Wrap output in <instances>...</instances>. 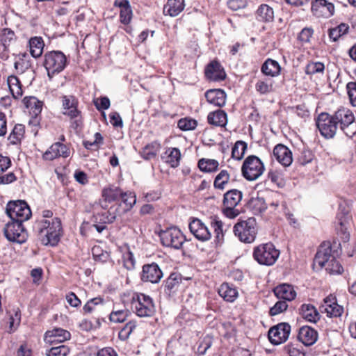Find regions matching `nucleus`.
Segmentation results:
<instances>
[{
	"label": "nucleus",
	"instance_id": "obj_1",
	"mask_svg": "<svg viewBox=\"0 0 356 356\" xmlns=\"http://www.w3.org/2000/svg\"><path fill=\"white\" fill-rule=\"evenodd\" d=\"M34 230L43 245L54 246L60 241L61 220L58 218L39 220L34 225Z\"/></svg>",
	"mask_w": 356,
	"mask_h": 356
},
{
	"label": "nucleus",
	"instance_id": "obj_2",
	"mask_svg": "<svg viewBox=\"0 0 356 356\" xmlns=\"http://www.w3.org/2000/svg\"><path fill=\"white\" fill-rule=\"evenodd\" d=\"M332 248L329 243H323L319 247L314 259V266L325 268L331 275H339L343 272L341 264L331 254Z\"/></svg>",
	"mask_w": 356,
	"mask_h": 356
},
{
	"label": "nucleus",
	"instance_id": "obj_3",
	"mask_svg": "<svg viewBox=\"0 0 356 356\" xmlns=\"http://www.w3.org/2000/svg\"><path fill=\"white\" fill-rule=\"evenodd\" d=\"M235 236L245 243L254 241L257 234V222L254 218L238 222L233 228Z\"/></svg>",
	"mask_w": 356,
	"mask_h": 356
},
{
	"label": "nucleus",
	"instance_id": "obj_4",
	"mask_svg": "<svg viewBox=\"0 0 356 356\" xmlns=\"http://www.w3.org/2000/svg\"><path fill=\"white\" fill-rule=\"evenodd\" d=\"M66 64L67 58L62 51H51L44 54V66L50 79H51L55 74L63 71Z\"/></svg>",
	"mask_w": 356,
	"mask_h": 356
},
{
	"label": "nucleus",
	"instance_id": "obj_5",
	"mask_svg": "<svg viewBox=\"0 0 356 356\" xmlns=\"http://www.w3.org/2000/svg\"><path fill=\"white\" fill-rule=\"evenodd\" d=\"M265 170V166L261 159L254 155L248 156L243 161L241 172L248 181L257 180Z\"/></svg>",
	"mask_w": 356,
	"mask_h": 356
},
{
	"label": "nucleus",
	"instance_id": "obj_6",
	"mask_svg": "<svg viewBox=\"0 0 356 356\" xmlns=\"http://www.w3.org/2000/svg\"><path fill=\"white\" fill-rule=\"evenodd\" d=\"M131 308L140 317L152 316L155 312L152 299L143 293L134 294L131 298Z\"/></svg>",
	"mask_w": 356,
	"mask_h": 356
},
{
	"label": "nucleus",
	"instance_id": "obj_7",
	"mask_svg": "<svg viewBox=\"0 0 356 356\" xmlns=\"http://www.w3.org/2000/svg\"><path fill=\"white\" fill-rule=\"evenodd\" d=\"M280 255V252L270 243H265L256 247L253 256L260 264L271 266L275 264Z\"/></svg>",
	"mask_w": 356,
	"mask_h": 356
},
{
	"label": "nucleus",
	"instance_id": "obj_8",
	"mask_svg": "<svg viewBox=\"0 0 356 356\" xmlns=\"http://www.w3.org/2000/svg\"><path fill=\"white\" fill-rule=\"evenodd\" d=\"M6 213L11 220L25 221L31 216V211L24 200L10 201L6 208Z\"/></svg>",
	"mask_w": 356,
	"mask_h": 356
},
{
	"label": "nucleus",
	"instance_id": "obj_9",
	"mask_svg": "<svg viewBox=\"0 0 356 356\" xmlns=\"http://www.w3.org/2000/svg\"><path fill=\"white\" fill-rule=\"evenodd\" d=\"M23 222L11 220L6 224L3 233L8 241L18 243H23L26 241L27 233L22 225Z\"/></svg>",
	"mask_w": 356,
	"mask_h": 356
},
{
	"label": "nucleus",
	"instance_id": "obj_10",
	"mask_svg": "<svg viewBox=\"0 0 356 356\" xmlns=\"http://www.w3.org/2000/svg\"><path fill=\"white\" fill-rule=\"evenodd\" d=\"M160 238L162 244L166 247L179 249L185 241V236L181 230L177 227H170L161 231Z\"/></svg>",
	"mask_w": 356,
	"mask_h": 356
},
{
	"label": "nucleus",
	"instance_id": "obj_11",
	"mask_svg": "<svg viewBox=\"0 0 356 356\" xmlns=\"http://www.w3.org/2000/svg\"><path fill=\"white\" fill-rule=\"evenodd\" d=\"M334 115L321 113L316 120V126L321 134L325 138H333L337 130V124Z\"/></svg>",
	"mask_w": 356,
	"mask_h": 356
},
{
	"label": "nucleus",
	"instance_id": "obj_12",
	"mask_svg": "<svg viewBox=\"0 0 356 356\" xmlns=\"http://www.w3.org/2000/svg\"><path fill=\"white\" fill-rule=\"evenodd\" d=\"M291 325L287 323H281L271 327L268 331V339L271 343L279 345L285 342L290 334Z\"/></svg>",
	"mask_w": 356,
	"mask_h": 356
},
{
	"label": "nucleus",
	"instance_id": "obj_13",
	"mask_svg": "<svg viewBox=\"0 0 356 356\" xmlns=\"http://www.w3.org/2000/svg\"><path fill=\"white\" fill-rule=\"evenodd\" d=\"M163 276L161 269L156 263L145 264L143 266L140 278L143 282L156 284L160 282Z\"/></svg>",
	"mask_w": 356,
	"mask_h": 356
},
{
	"label": "nucleus",
	"instance_id": "obj_14",
	"mask_svg": "<svg viewBox=\"0 0 356 356\" xmlns=\"http://www.w3.org/2000/svg\"><path fill=\"white\" fill-rule=\"evenodd\" d=\"M63 108V114L70 117L71 119L77 118L80 115V111L77 106L79 102L73 95H63L61 97Z\"/></svg>",
	"mask_w": 356,
	"mask_h": 356
},
{
	"label": "nucleus",
	"instance_id": "obj_15",
	"mask_svg": "<svg viewBox=\"0 0 356 356\" xmlns=\"http://www.w3.org/2000/svg\"><path fill=\"white\" fill-rule=\"evenodd\" d=\"M312 11L317 17L328 18L333 15L334 6L326 0H316L312 3Z\"/></svg>",
	"mask_w": 356,
	"mask_h": 356
},
{
	"label": "nucleus",
	"instance_id": "obj_16",
	"mask_svg": "<svg viewBox=\"0 0 356 356\" xmlns=\"http://www.w3.org/2000/svg\"><path fill=\"white\" fill-rule=\"evenodd\" d=\"M189 229L199 241H206L211 238V233L208 227L197 218L193 219L189 223Z\"/></svg>",
	"mask_w": 356,
	"mask_h": 356
},
{
	"label": "nucleus",
	"instance_id": "obj_17",
	"mask_svg": "<svg viewBox=\"0 0 356 356\" xmlns=\"http://www.w3.org/2000/svg\"><path fill=\"white\" fill-rule=\"evenodd\" d=\"M321 308L329 317H339L343 312V307L337 302V298L330 295L323 300Z\"/></svg>",
	"mask_w": 356,
	"mask_h": 356
},
{
	"label": "nucleus",
	"instance_id": "obj_18",
	"mask_svg": "<svg viewBox=\"0 0 356 356\" xmlns=\"http://www.w3.org/2000/svg\"><path fill=\"white\" fill-rule=\"evenodd\" d=\"M70 154L69 147L60 143L57 142L51 145V146L44 152L43 158L45 160L52 161L58 157L67 158Z\"/></svg>",
	"mask_w": 356,
	"mask_h": 356
},
{
	"label": "nucleus",
	"instance_id": "obj_19",
	"mask_svg": "<svg viewBox=\"0 0 356 356\" xmlns=\"http://www.w3.org/2000/svg\"><path fill=\"white\" fill-rule=\"evenodd\" d=\"M205 76L211 81H220L225 79L226 73L219 62L213 60L207 66Z\"/></svg>",
	"mask_w": 356,
	"mask_h": 356
},
{
	"label": "nucleus",
	"instance_id": "obj_20",
	"mask_svg": "<svg viewBox=\"0 0 356 356\" xmlns=\"http://www.w3.org/2000/svg\"><path fill=\"white\" fill-rule=\"evenodd\" d=\"M273 156L284 167H288L292 163V152L286 146L282 144H278L274 147Z\"/></svg>",
	"mask_w": 356,
	"mask_h": 356
},
{
	"label": "nucleus",
	"instance_id": "obj_21",
	"mask_svg": "<svg viewBox=\"0 0 356 356\" xmlns=\"http://www.w3.org/2000/svg\"><path fill=\"white\" fill-rule=\"evenodd\" d=\"M317 331L310 326H302L299 329L298 334V340L306 346L314 344L318 339Z\"/></svg>",
	"mask_w": 356,
	"mask_h": 356
},
{
	"label": "nucleus",
	"instance_id": "obj_22",
	"mask_svg": "<svg viewBox=\"0 0 356 356\" xmlns=\"http://www.w3.org/2000/svg\"><path fill=\"white\" fill-rule=\"evenodd\" d=\"M226 93L222 89H211L206 92L207 102L216 106L222 107L226 102Z\"/></svg>",
	"mask_w": 356,
	"mask_h": 356
},
{
	"label": "nucleus",
	"instance_id": "obj_23",
	"mask_svg": "<svg viewBox=\"0 0 356 356\" xmlns=\"http://www.w3.org/2000/svg\"><path fill=\"white\" fill-rule=\"evenodd\" d=\"M114 5L120 8L121 23L128 24L132 18V10L128 0H115Z\"/></svg>",
	"mask_w": 356,
	"mask_h": 356
},
{
	"label": "nucleus",
	"instance_id": "obj_24",
	"mask_svg": "<svg viewBox=\"0 0 356 356\" xmlns=\"http://www.w3.org/2000/svg\"><path fill=\"white\" fill-rule=\"evenodd\" d=\"M181 282V276L180 274L171 273L163 284L164 292L168 296H171L178 290Z\"/></svg>",
	"mask_w": 356,
	"mask_h": 356
},
{
	"label": "nucleus",
	"instance_id": "obj_25",
	"mask_svg": "<svg viewBox=\"0 0 356 356\" xmlns=\"http://www.w3.org/2000/svg\"><path fill=\"white\" fill-rule=\"evenodd\" d=\"M273 291L277 298L285 301H291L296 296V292L293 287L291 285L286 284L276 286Z\"/></svg>",
	"mask_w": 356,
	"mask_h": 356
},
{
	"label": "nucleus",
	"instance_id": "obj_26",
	"mask_svg": "<svg viewBox=\"0 0 356 356\" xmlns=\"http://www.w3.org/2000/svg\"><path fill=\"white\" fill-rule=\"evenodd\" d=\"M334 117L337 124L338 125L339 124L340 127H344L346 124H350L354 122L355 120V117L352 111L346 108H340L336 111Z\"/></svg>",
	"mask_w": 356,
	"mask_h": 356
},
{
	"label": "nucleus",
	"instance_id": "obj_27",
	"mask_svg": "<svg viewBox=\"0 0 356 356\" xmlns=\"http://www.w3.org/2000/svg\"><path fill=\"white\" fill-rule=\"evenodd\" d=\"M184 0H168L163 8V13L171 17H175L184 10Z\"/></svg>",
	"mask_w": 356,
	"mask_h": 356
},
{
	"label": "nucleus",
	"instance_id": "obj_28",
	"mask_svg": "<svg viewBox=\"0 0 356 356\" xmlns=\"http://www.w3.org/2000/svg\"><path fill=\"white\" fill-rule=\"evenodd\" d=\"M243 193L237 189H233L225 193L223 206L236 207L241 201Z\"/></svg>",
	"mask_w": 356,
	"mask_h": 356
},
{
	"label": "nucleus",
	"instance_id": "obj_29",
	"mask_svg": "<svg viewBox=\"0 0 356 356\" xmlns=\"http://www.w3.org/2000/svg\"><path fill=\"white\" fill-rule=\"evenodd\" d=\"M300 314L307 321L316 323L319 320V314L314 306L303 304L300 309Z\"/></svg>",
	"mask_w": 356,
	"mask_h": 356
},
{
	"label": "nucleus",
	"instance_id": "obj_30",
	"mask_svg": "<svg viewBox=\"0 0 356 356\" xmlns=\"http://www.w3.org/2000/svg\"><path fill=\"white\" fill-rule=\"evenodd\" d=\"M164 154L162 158L170 167L177 168L179 165L181 152L178 148L169 147L165 150Z\"/></svg>",
	"mask_w": 356,
	"mask_h": 356
},
{
	"label": "nucleus",
	"instance_id": "obj_31",
	"mask_svg": "<svg viewBox=\"0 0 356 356\" xmlns=\"http://www.w3.org/2000/svg\"><path fill=\"white\" fill-rule=\"evenodd\" d=\"M281 67L278 62L271 58H268L262 65L261 71L266 76L272 77L280 74Z\"/></svg>",
	"mask_w": 356,
	"mask_h": 356
},
{
	"label": "nucleus",
	"instance_id": "obj_32",
	"mask_svg": "<svg viewBox=\"0 0 356 356\" xmlns=\"http://www.w3.org/2000/svg\"><path fill=\"white\" fill-rule=\"evenodd\" d=\"M23 102L32 115L37 117L41 113L42 102L36 97H26L24 98Z\"/></svg>",
	"mask_w": 356,
	"mask_h": 356
},
{
	"label": "nucleus",
	"instance_id": "obj_33",
	"mask_svg": "<svg viewBox=\"0 0 356 356\" xmlns=\"http://www.w3.org/2000/svg\"><path fill=\"white\" fill-rule=\"evenodd\" d=\"M219 295L227 302H234L238 296L235 288L232 287L227 283H223L218 289Z\"/></svg>",
	"mask_w": 356,
	"mask_h": 356
},
{
	"label": "nucleus",
	"instance_id": "obj_34",
	"mask_svg": "<svg viewBox=\"0 0 356 356\" xmlns=\"http://www.w3.org/2000/svg\"><path fill=\"white\" fill-rule=\"evenodd\" d=\"M208 122L213 125L224 127L227 123L226 113L222 110L211 112L208 115Z\"/></svg>",
	"mask_w": 356,
	"mask_h": 356
},
{
	"label": "nucleus",
	"instance_id": "obj_35",
	"mask_svg": "<svg viewBox=\"0 0 356 356\" xmlns=\"http://www.w3.org/2000/svg\"><path fill=\"white\" fill-rule=\"evenodd\" d=\"M30 53L34 58L40 57L44 49V41L41 37H33L29 40Z\"/></svg>",
	"mask_w": 356,
	"mask_h": 356
},
{
	"label": "nucleus",
	"instance_id": "obj_36",
	"mask_svg": "<svg viewBox=\"0 0 356 356\" xmlns=\"http://www.w3.org/2000/svg\"><path fill=\"white\" fill-rule=\"evenodd\" d=\"M161 149V144L158 141H153L145 145L140 152L141 156L145 160L154 158Z\"/></svg>",
	"mask_w": 356,
	"mask_h": 356
},
{
	"label": "nucleus",
	"instance_id": "obj_37",
	"mask_svg": "<svg viewBox=\"0 0 356 356\" xmlns=\"http://www.w3.org/2000/svg\"><path fill=\"white\" fill-rule=\"evenodd\" d=\"M130 315L129 309H120L116 306L113 307L112 312L109 315V320L112 323H120L124 322Z\"/></svg>",
	"mask_w": 356,
	"mask_h": 356
},
{
	"label": "nucleus",
	"instance_id": "obj_38",
	"mask_svg": "<svg viewBox=\"0 0 356 356\" xmlns=\"http://www.w3.org/2000/svg\"><path fill=\"white\" fill-rule=\"evenodd\" d=\"M46 337L53 338L51 343L58 341L63 342L70 338V333L62 328H54L52 330L46 332Z\"/></svg>",
	"mask_w": 356,
	"mask_h": 356
},
{
	"label": "nucleus",
	"instance_id": "obj_39",
	"mask_svg": "<svg viewBox=\"0 0 356 356\" xmlns=\"http://www.w3.org/2000/svg\"><path fill=\"white\" fill-rule=\"evenodd\" d=\"M9 90L15 99H19L22 96V84L16 76H10L7 80Z\"/></svg>",
	"mask_w": 356,
	"mask_h": 356
},
{
	"label": "nucleus",
	"instance_id": "obj_40",
	"mask_svg": "<svg viewBox=\"0 0 356 356\" xmlns=\"http://www.w3.org/2000/svg\"><path fill=\"white\" fill-rule=\"evenodd\" d=\"M219 163L217 160L202 158L198 161V168L204 172H214L218 170Z\"/></svg>",
	"mask_w": 356,
	"mask_h": 356
},
{
	"label": "nucleus",
	"instance_id": "obj_41",
	"mask_svg": "<svg viewBox=\"0 0 356 356\" xmlns=\"http://www.w3.org/2000/svg\"><path fill=\"white\" fill-rule=\"evenodd\" d=\"M349 217L348 213H338L337 216L336 229L338 232L343 234L345 239H348L349 234H347L348 224Z\"/></svg>",
	"mask_w": 356,
	"mask_h": 356
},
{
	"label": "nucleus",
	"instance_id": "obj_42",
	"mask_svg": "<svg viewBox=\"0 0 356 356\" xmlns=\"http://www.w3.org/2000/svg\"><path fill=\"white\" fill-rule=\"evenodd\" d=\"M102 194L106 202H111L120 197V195H122V190L117 186H108L102 190Z\"/></svg>",
	"mask_w": 356,
	"mask_h": 356
},
{
	"label": "nucleus",
	"instance_id": "obj_43",
	"mask_svg": "<svg viewBox=\"0 0 356 356\" xmlns=\"http://www.w3.org/2000/svg\"><path fill=\"white\" fill-rule=\"evenodd\" d=\"M230 179V174L227 170H222L216 177L213 182L215 188L224 190Z\"/></svg>",
	"mask_w": 356,
	"mask_h": 356
},
{
	"label": "nucleus",
	"instance_id": "obj_44",
	"mask_svg": "<svg viewBox=\"0 0 356 356\" xmlns=\"http://www.w3.org/2000/svg\"><path fill=\"white\" fill-rule=\"evenodd\" d=\"M273 81L268 79H259L255 84V90L261 95L267 94L273 91Z\"/></svg>",
	"mask_w": 356,
	"mask_h": 356
},
{
	"label": "nucleus",
	"instance_id": "obj_45",
	"mask_svg": "<svg viewBox=\"0 0 356 356\" xmlns=\"http://www.w3.org/2000/svg\"><path fill=\"white\" fill-rule=\"evenodd\" d=\"M247 143L242 140L237 141L232 150V157L236 160H241L243 157L247 149Z\"/></svg>",
	"mask_w": 356,
	"mask_h": 356
},
{
	"label": "nucleus",
	"instance_id": "obj_46",
	"mask_svg": "<svg viewBox=\"0 0 356 356\" xmlns=\"http://www.w3.org/2000/svg\"><path fill=\"white\" fill-rule=\"evenodd\" d=\"M120 197H121L122 202L124 204V211H129L136 202V195L133 192L123 193L122 191Z\"/></svg>",
	"mask_w": 356,
	"mask_h": 356
},
{
	"label": "nucleus",
	"instance_id": "obj_47",
	"mask_svg": "<svg viewBox=\"0 0 356 356\" xmlns=\"http://www.w3.org/2000/svg\"><path fill=\"white\" fill-rule=\"evenodd\" d=\"M349 29V26L346 24L341 23L337 27L330 29L329 37L333 41H337L341 36L346 34Z\"/></svg>",
	"mask_w": 356,
	"mask_h": 356
},
{
	"label": "nucleus",
	"instance_id": "obj_48",
	"mask_svg": "<svg viewBox=\"0 0 356 356\" xmlns=\"http://www.w3.org/2000/svg\"><path fill=\"white\" fill-rule=\"evenodd\" d=\"M117 208L114 209L113 207H111L107 211H104L102 213H97L95 216V218L103 223H112L116 219L117 215L115 211H117Z\"/></svg>",
	"mask_w": 356,
	"mask_h": 356
},
{
	"label": "nucleus",
	"instance_id": "obj_49",
	"mask_svg": "<svg viewBox=\"0 0 356 356\" xmlns=\"http://www.w3.org/2000/svg\"><path fill=\"white\" fill-rule=\"evenodd\" d=\"M24 131L25 129L23 124H17L15 125L9 135L8 140L12 144H16L23 137Z\"/></svg>",
	"mask_w": 356,
	"mask_h": 356
},
{
	"label": "nucleus",
	"instance_id": "obj_50",
	"mask_svg": "<svg viewBox=\"0 0 356 356\" xmlns=\"http://www.w3.org/2000/svg\"><path fill=\"white\" fill-rule=\"evenodd\" d=\"M257 13L261 19L265 22H270L274 18L273 8L266 4L261 5L259 8Z\"/></svg>",
	"mask_w": 356,
	"mask_h": 356
},
{
	"label": "nucleus",
	"instance_id": "obj_51",
	"mask_svg": "<svg viewBox=\"0 0 356 356\" xmlns=\"http://www.w3.org/2000/svg\"><path fill=\"white\" fill-rule=\"evenodd\" d=\"M211 227L213 228L214 233L216 234V238L218 242H220L223 240V223L217 218H214L211 221Z\"/></svg>",
	"mask_w": 356,
	"mask_h": 356
},
{
	"label": "nucleus",
	"instance_id": "obj_52",
	"mask_svg": "<svg viewBox=\"0 0 356 356\" xmlns=\"http://www.w3.org/2000/svg\"><path fill=\"white\" fill-rule=\"evenodd\" d=\"M136 322L131 321L126 323V325L121 329V330L119 332V338L121 340H127L133 330L136 328Z\"/></svg>",
	"mask_w": 356,
	"mask_h": 356
},
{
	"label": "nucleus",
	"instance_id": "obj_53",
	"mask_svg": "<svg viewBox=\"0 0 356 356\" xmlns=\"http://www.w3.org/2000/svg\"><path fill=\"white\" fill-rule=\"evenodd\" d=\"M197 121L191 118H182L178 121V127L184 131L193 130L197 127Z\"/></svg>",
	"mask_w": 356,
	"mask_h": 356
},
{
	"label": "nucleus",
	"instance_id": "obj_54",
	"mask_svg": "<svg viewBox=\"0 0 356 356\" xmlns=\"http://www.w3.org/2000/svg\"><path fill=\"white\" fill-rule=\"evenodd\" d=\"M325 69L324 64L321 62H315L309 63L305 68V72L307 74H314L317 73H323Z\"/></svg>",
	"mask_w": 356,
	"mask_h": 356
},
{
	"label": "nucleus",
	"instance_id": "obj_55",
	"mask_svg": "<svg viewBox=\"0 0 356 356\" xmlns=\"http://www.w3.org/2000/svg\"><path fill=\"white\" fill-rule=\"evenodd\" d=\"M103 302L104 300L101 297L92 298L87 302L83 309L86 313H91L97 306L102 305Z\"/></svg>",
	"mask_w": 356,
	"mask_h": 356
},
{
	"label": "nucleus",
	"instance_id": "obj_56",
	"mask_svg": "<svg viewBox=\"0 0 356 356\" xmlns=\"http://www.w3.org/2000/svg\"><path fill=\"white\" fill-rule=\"evenodd\" d=\"M69 348L66 346L60 345L52 347L47 353V356H66L69 353Z\"/></svg>",
	"mask_w": 356,
	"mask_h": 356
},
{
	"label": "nucleus",
	"instance_id": "obj_57",
	"mask_svg": "<svg viewBox=\"0 0 356 356\" xmlns=\"http://www.w3.org/2000/svg\"><path fill=\"white\" fill-rule=\"evenodd\" d=\"M15 40V35L14 31L10 29H6L3 31L1 36V42L3 45L6 47L9 46Z\"/></svg>",
	"mask_w": 356,
	"mask_h": 356
},
{
	"label": "nucleus",
	"instance_id": "obj_58",
	"mask_svg": "<svg viewBox=\"0 0 356 356\" xmlns=\"http://www.w3.org/2000/svg\"><path fill=\"white\" fill-rule=\"evenodd\" d=\"M268 179L278 186H282L284 184L282 174L278 170H270L268 172Z\"/></svg>",
	"mask_w": 356,
	"mask_h": 356
},
{
	"label": "nucleus",
	"instance_id": "obj_59",
	"mask_svg": "<svg viewBox=\"0 0 356 356\" xmlns=\"http://www.w3.org/2000/svg\"><path fill=\"white\" fill-rule=\"evenodd\" d=\"M288 305L285 300H280L275 303V305L270 308V314L271 316L277 315L282 312L286 310Z\"/></svg>",
	"mask_w": 356,
	"mask_h": 356
},
{
	"label": "nucleus",
	"instance_id": "obj_60",
	"mask_svg": "<svg viewBox=\"0 0 356 356\" xmlns=\"http://www.w3.org/2000/svg\"><path fill=\"white\" fill-rule=\"evenodd\" d=\"M346 88L351 104L356 106V82H349Z\"/></svg>",
	"mask_w": 356,
	"mask_h": 356
},
{
	"label": "nucleus",
	"instance_id": "obj_61",
	"mask_svg": "<svg viewBox=\"0 0 356 356\" xmlns=\"http://www.w3.org/2000/svg\"><path fill=\"white\" fill-rule=\"evenodd\" d=\"M313 159L314 154H312V151L308 149H303L298 158V161L301 165H305L310 163Z\"/></svg>",
	"mask_w": 356,
	"mask_h": 356
},
{
	"label": "nucleus",
	"instance_id": "obj_62",
	"mask_svg": "<svg viewBox=\"0 0 356 356\" xmlns=\"http://www.w3.org/2000/svg\"><path fill=\"white\" fill-rule=\"evenodd\" d=\"M284 351L289 355V356H306L305 353L295 347L293 344H287L284 346Z\"/></svg>",
	"mask_w": 356,
	"mask_h": 356
},
{
	"label": "nucleus",
	"instance_id": "obj_63",
	"mask_svg": "<svg viewBox=\"0 0 356 356\" xmlns=\"http://www.w3.org/2000/svg\"><path fill=\"white\" fill-rule=\"evenodd\" d=\"M95 106L97 110H106L110 106V100L107 97H103L97 99L95 102Z\"/></svg>",
	"mask_w": 356,
	"mask_h": 356
},
{
	"label": "nucleus",
	"instance_id": "obj_64",
	"mask_svg": "<svg viewBox=\"0 0 356 356\" xmlns=\"http://www.w3.org/2000/svg\"><path fill=\"white\" fill-rule=\"evenodd\" d=\"M96 356H118V355L113 348L106 347L100 349Z\"/></svg>",
	"mask_w": 356,
	"mask_h": 356
}]
</instances>
